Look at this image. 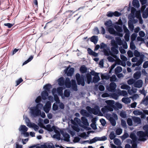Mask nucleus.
Wrapping results in <instances>:
<instances>
[{"mask_svg":"<svg viewBox=\"0 0 148 148\" xmlns=\"http://www.w3.org/2000/svg\"><path fill=\"white\" fill-rule=\"evenodd\" d=\"M106 117L109 120L112 125L113 126L116 125V120L118 119L117 116L116 114L114 113H112L111 114H107L106 115Z\"/></svg>","mask_w":148,"mask_h":148,"instance_id":"f257e3e1","label":"nucleus"},{"mask_svg":"<svg viewBox=\"0 0 148 148\" xmlns=\"http://www.w3.org/2000/svg\"><path fill=\"white\" fill-rule=\"evenodd\" d=\"M75 77L77 85L84 86L85 84L84 76L82 74L80 75L77 73L75 74Z\"/></svg>","mask_w":148,"mask_h":148,"instance_id":"f03ea898","label":"nucleus"},{"mask_svg":"<svg viewBox=\"0 0 148 148\" xmlns=\"http://www.w3.org/2000/svg\"><path fill=\"white\" fill-rule=\"evenodd\" d=\"M111 43L112 46L111 49L112 51L111 52L114 55L117 54L119 52L118 50L119 47L117 43L114 40H111Z\"/></svg>","mask_w":148,"mask_h":148,"instance_id":"7ed1b4c3","label":"nucleus"},{"mask_svg":"<svg viewBox=\"0 0 148 148\" xmlns=\"http://www.w3.org/2000/svg\"><path fill=\"white\" fill-rule=\"evenodd\" d=\"M30 113L32 116L36 117L40 116V114L41 112L40 110H38L35 108V107H31L30 108Z\"/></svg>","mask_w":148,"mask_h":148,"instance_id":"20e7f679","label":"nucleus"},{"mask_svg":"<svg viewBox=\"0 0 148 148\" xmlns=\"http://www.w3.org/2000/svg\"><path fill=\"white\" fill-rule=\"evenodd\" d=\"M70 67V65H69L64 70L65 74H66V75L68 76L71 77L72 76L74 72V68H71Z\"/></svg>","mask_w":148,"mask_h":148,"instance_id":"39448f33","label":"nucleus"},{"mask_svg":"<svg viewBox=\"0 0 148 148\" xmlns=\"http://www.w3.org/2000/svg\"><path fill=\"white\" fill-rule=\"evenodd\" d=\"M121 14L117 11H116L114 12L112 11H109L107 12L106 15L109 17H112L113 16L115 17H119L121 16Z\"/></svg>","mask_w":148,"mask_h":148,"instance_id":"423d86ee","label":"nucleus"},{"mask_svg":"<svg viewBox=\"0 0 148 148\" xmlns=\"http://www.w3.org/2000/svg\"><path fill=\"white\" fill-rule=\"evenodd\" d=\"M99 112V116H102V112L100 111L99 107L98 106L96 105L94 108H92L91 114L96 115L98 114Z\"/></svg>","mask_w":148,"mask_h":148,"instance_id":"0eeeda50","label":"nucleus"},{"mask_svg":"<svg viewBox=\"0 0 148 148\" xmlns=\"http://www.w3.org/2000/svg\"><path fill=\"white\" fill-rule=\"evenodd\" d=\"M116 85L115 83L112 82L109 84V86L107 87V89L108 91L111 92H114L116 91Z\"/></svg>","mask_w":148,"mask_h":148,"instance_id":"6e6552de","label":"nucleus"},{"mask_svg":"<svg viewBox=\"0 0 148 148\" xmlns=\"http://www.w3.org/2000/svg\"><path fill=\"white\" fill-rule=\"evenodd\" d=\"M84 79L86 82L88 84H89L91 83L92 79V76H91V74H90V73L88 71V72H87L85 74L84 76Z\"/></svg>","mask_w":148,"mask_h":148,"instance_id":"1a4fd4ad","label":"nucleus"},{"mask_svg":"<svg viewBox=\"0 0 148 148\" xmlns=\"http://www.w3.org/2000/svg\"><path fill=\"white\" fill-rule=\"evenodd\" d=\"M147 133H145L144 132L142 131H140L138 132L137 133V135L139 136L141 140H144L145 139H144L145 137L146 136Z\"/></svg>","mask_w":148,"mask_h":148,"instance_id":"9d476101","label":"nucleus"},{"mask_svg":"<svg viewBox=\"0 0 148 148\" xmlns=\"http://www.w3.org/2000/svg\"><path fill=\"white\" fill-rule=\"evenodd\" d=\"M51 107V104L49 101L47 102L45 106L43 108V110L46 113H49Z\"/></svg>","mask_w":148,"mask_h":148,"instance_id":"9b49d317","label":"nucleus"},{"mask_svg":"<svg viewBox=\"0 0 148 148\" xmlns=\"http://www.w3.org/2000/svg\"><path fill=\"white\" fill-rule=\"evenodd\" d=\"M61 133L64 137L63 140L64 141L69 142L70 140V136L68 133L66 132L64 133V132L62 131L61 132Z\"/></svg>","mask_w":148,"mask_h":148,"instance_id":"f8f14e48","label":"nucleus"},{"mask_svg":"<svg viewBox=\"0 0 148 148\" xmlns=\"http://www.w3.org/2000/svg\"><path fill=\"white\" fill-rule=\"evenodd\" d=\"M104 53L105 55L106 56H108L110 54L116 59H117L118 58L116 55L113 54L110 50L109 51H108L106 50H104Z\"/></svg>","mask_w":148,"mask_h":148,"instance_id":"ddd939ff","label":"nucleus"},{"mask_svg":"<svg viewBox=\"0 0 148 148\" xmlns=\"http://www.w3.org/2000/svg\"><path fill=\"white\" fill-rule=\"evenodd\" d=\"M79 71L82 74L85 73V74L88 72L87 71V68L84 65H82L79 68Z\"/></svg>","mask_w":148,"mask_h":148,"instance_id":"4468645a","label":"nucleus"},{"mask_svg":"<svg viewBox=\"0 0 148 148\" xmlns=\"http://www.w3.org/2000/svg\"><path fill=\"white\" fill-rule=\"evenodd\" d=\"M70 92L69 89H66L64 90V94L61 95L62 98L64 99L65 97H68L70 95Z\"/></svg>","mask_w":148,"mask_h":148,"instance_id":"2eb2a0df","label":"nucleus"},{"mask_svg":"<svg viewBox=\"0 0 148 148\" xmlns=\"http://www.w3.org/2000/svg\"><path fill=\"white\" fill-rule=\"evenodd\" d=\"M52 88V85L50 84H47L45 85L43 87L45 91L49 92L50 89Z\"/></svg>","mask_w":148,"mask_h":148,"instance_id":"dca6fc26","label":"nucleus"},{"mask_svg":"<svg viewBox=\"0 0 148 148\" xmlns=\"http://www.w3.org/2000/svg\"><path fill=\"white\" fill-rule=\"evenodd\" d=\"M143 84V81L141 80H138L136 82H135L134 86L136 88H140L142 87Z\"/></svg>","mask_w":148,"mask_h":148,"instance_id":"f3484780","label":"nucleus"},{"mask_svg":"<svg viewBox=\"0 0 148 148\" xmlns=\"http://www.w3.org/2000/svg\"><path fill=\"white\" fill-rule=\"evenodd\" d=\"M98 141H102V137H96L92 139L89 140V144H92L95 143Z\"/></svg>","mask_w":148,"mask_h":148,"instance_id":"a211bd4d","label":"nucleus"},{"mask_svg":"<svg viewBox=\"0 0 148 148\" xmlns=\"http://www.w3.org/2000/svg\"><path fill=\"white\" fill-rule=\"evenodd\" d=\"M132 118L134 123L139 124L141 123V121L139 117L136 116H133Z\"/></svg>","mask_w":148,"mask_h":148,"instance_id":"6ab92c4d","label":"nucleus"},{"mask_svg":"<svg viewBox=\"0 0 148 148\" xmlns=\"http://www.w3.org/2000/svg\"><path fill=\"white\" fill-rule=\"evenodd\" d=\"M58 85L60 86H64L65 84V80L64 78L61 77L58 80Z\"/></svg>","mask_w":148,"mask_h":148,"instance_id":"aec40b11","label":"nucleus"},{"mask_svg":"<svg viewBox=\"0 0 148 148\" xmlns=\"http://www.w3.org/2000/svg\"><path fill=\"white\" fill-rule=\"evenodd\" d=\"M41 97L43 100L46 99L49 96V92L46 91H43L41 94Z\"/></svg>","mask_w":148,"mask_h":148,"instance_id":"412c9836","label":"nucleus"},{"mask_svg":"<svg viewBox=\"0 0 148 148\" xmlns=\"http://www.w3.org/2000/svg\"><path fill=\"white\" fill-rule=\"evenodd\" d=\"M28 128L26 126L24 125H21L18 129L21 132V133L24 132H27L28 130Z\"/></svg>","mask_w":148,"mask_h":148,"instance_id":"4be33fe9","label":"nucleus"},{"mask_svg":"<svg viewBox=\"0 0 148 148\" xmlns=\"http://www.w3.org/2000/svg\"><path fill=\"white\" fill-rule=\"evenodd\" d=\"M100 78L99 75L97 74L95 76H94L92 79L91 83H97L100 80Z\"/></svg>","mask_w":148,"mask_h":148,"instance_id":"5701e85b","label":"nucleus"},{"mask_svg":"<svg viewBox=\"0 0 148 148\" xmlns=\"http://www.w3.org/2000/svg\"><path fill=\"white\" fill-rule=\"evenodd\" d=\"M98 40V36H97L95 35L93 36L90 38V41L93 42L95 45L97 43Z\"/></svg>","mask_w":148,"mask_h":148,"instance_id":"b1692460","label":"nucleus"},{"mask_svg":"<svg viewBox=\"0 0 148 148\" xmlns=\"http://www.w3.org/2000/svg\"><path fill=\"white\" fill-rule=\"evenodd\" d=\"M65 84L67 88H69L71 86V82L70 78L69 77L66 78L65 80Z\"/></svg>","mask_w":148,"mask_h":148,"instance_id":"393cba45","label":"nucleus"},{"mask_svg":"<svg viewBox=\"0 0 148 148\" xmlns=\"http://www.w3.org/2000/svg\"><path fill=\"white\" fill-rule=\"evenodd\" d=\"M82 123L84 125L88 126L89 125L87 119L84 116H82L81 118Z\"/></svg>","mask_w":148,"mask_h":148,"instance_id":"a878e982","label":"nucleus"},{"mask_svg":"<svg viewBox=\"0 0 148 148\" xmlns=\"http://www.w3.org/2000/svg\"><path fill=\"white\" fill-rule=\"evenodd\" d=\"M106 110L110 111H112L114 109H115V106L114 105L110 106H107L105 107Z\"/></svg>","mask_w":148,"mask_h":148,"instance_id":"bb28decb","label":"nucleus"},{"mask_svg":"<svg viewBox=\"0 0 148 148\" xmlns=\"http://www.w3.org/2000/svg\"><path fill=\"white\" fill-rule=\"evenodd\" d=\"M133 6L135 8H138L140 6L139 1L138 0H133L132 1Z\"/></svg>","mask_w":148,"mask_h":148,"instance_id":"cd10ccee","label":"nucleus"},{"mask_svg":"<svg viewBox=\"0 0 148 148\" xmlns=\"http://www.w3.org/2000/svg\"><path fill=\"white\" fill-rule=\"evenodd\" d=\"M116 41H115L117 43V45H122L123 42L121 39L119 37H117L115 38Z\"/></svg>","mask_w":148,"mask_h":148,"instance_id":"c85d7f7f","label":"nucleus"},{"mask_svg":"<svg viewBox=\"0 0 148 148\" xmlns=\"http://www.w3.org/2000/svg\"><path fill=\"white\" fill-rule=\"evenodd\" d=\"M99 85L96 84L94 88L95 90H97L98 88L100 91H102V81L99 82Z\"/></svg>","mask_w":148,"mask_h":148,"instance_id":"c756f323","label":"nucleus"},{"mask_svg":"<svg viewBox=\"0 0 148 148\" xmlns=\"http://www.w3.org/2000/svg\"><path fill=\"white\" fill-rule=\"evenodd\" d=\"M108 30L109 32L111 34L116 35V32L114 29L112 27H109L108 28Z\"/></svg>","mask_w":148,"mask_h":148,"instance_id":"7c9ffc66","label":"nucleus"},{"mask_svg":"<svg viewBox=\"0 0 148 148\" xmlns=\"http://www.w3.org/2000/svg\"><path fill=\"white\" fill-rule=\"evenodd\" d=\"M122 101L125 104H128L130 102L131 100L128 97H123L122 99Z\"/></svg>","mask_w":148,"mask_h":148,"instance_id":"2f4dec72","label":"nucleus"},{"mask_svg":"<svg viewBox=\"0 0 148 148\" xmlns=\"http://www.w3.org/2000/svg\"><path fill=\"white\" fill-rule=\"evenodd\" d=\"M130 137L132 139V141H138L137 138L135 134L134 133L131 134Z\"/></svg>","mask_w":148,"mask_h":148,"instance_id":"473e14b6","label":"nucleus"},{"mask_svg":"<svg viewBox=\"0 0 148 148\" xmlns=\"http://www.w3.org/2000/svg\"><path fill=\"white\" fill-rule=\"evenodd\" d=\"M136 91L137 89L136 88H132L131 89H128V92L130 95H131L136 93Z\"/></svg>","mask_w":148,"mask_h":148,"instance_id":"72a5a7b5","label":"nucleus"},{"mask_svg":"<svg viewBox=\"0 0 148 148\" xmlns=\"http://www.w3.org/2000/svg\"><path fill=\"white\" fill-rule=\"evenodd\" d=\"M81 114L84 116L87 117L88 112L85 110L82 109L80 111Z\"/></svg>","mask_w":148,"mask_h":148,"instance_id":"f704fd0d","label":"nucleus"},{"mask_svg":"<svg viewBox=\"0 0 148 148\" xmlns=\"http://www.w3.org/2000/svg\"><path fill=\"white\" fill-rule=\"evenodd\" d=\"M72 88L75 91H77L78 90L77 85L75 81L71 85Z\"/></svg>","mask_w":148,"mask_h":148,"instance_id":"c9c22d12","label":"nucleus"},{"mask_svg":"<svg viewBox=\"0 0 148 148\" xmlns=\"http://www.w3.org/2000/svg\"><path fill=\"white\" fill-rule=\"evenodd\" d=\"M128 28L131 31H133L134 27L132 21H129L128 22Z\"/></svg>","mask_w":148,"mask_h":148,"instance_id":"e433bc0d","label":"nucleus"},{"mask_svg":"<svg viewBox=\"0 0 148 148\" xmlns=\"http://www.w3.org/2000/svg\"><path fill=\"white\" fill-rule=\"evenodd\" d=\"M105 25L108 27H112L113 25L112 22L111 20L106 21L105 23Z\"/></svg>","mask_w":148,"mask_h":148,"instance_id":"4c0bfd02","label":"nucleus"},{"mask_svg":"<svg viewBox=\"0 0 148 148\" xmlns=\"http://www.w3.org/2000/svg\"><path fill=\"white\" fill-rule=\"evenodd\" d=\"M45 129L49 132H52L53 131L52 126L51 127V125L50 124L47 125Z\"/></svg>","mask_w":148,"mask_h":148,"instance_id":"58836bf2","label":"nucleus"},{"mask_svg":"<svg viewBox=\"0 0 148 148\" xmlns=\"http://www.w3.org/2000/svg\"><path fill=\"white\" fill-rule=\"evenodd\" d=\"M90 74H91V76L93 75L94 76H95V75H96L97 74H98V75H99V74H100V77L101 78V79H102V73H98L97 72H95L94 71V70H92L90 72Z\"/></svg>","mask_w":148,"mask_h":148,"instance_id":"ea45409f","label":"nucleus"},{"mask_svg":"<svg viewBox=\"0 0 148 148\" xmlns=\"http://www.w3.org/2000/svg\"><path fill=\"white\" fill-rule=\"evenodd\" d=\"M105 102L107 104L108 106H112L114 105V101L113 100H106Z\"/></svg>","mask_w":148,"mask_h":148,"instance_id":"a19ab883","label":"nucleus"},{"mask_svg":"<svg viewBox=\"0 0 148 148\" xmlns=\"http://www.w3.org/2000/svg\"><path fill=\"white\" fill-rule=\"evenodd\" d=\"M141 75L140 73L136 72L134 73L133 75L134 77L136 79H138L139 78Z\"/></svg>","mask_w":148,"mask_h":148,"instance_id":"79ce46f5","label":"nucleus"},{"mask_svg":"<svg viewBox=\"0 0 148 148\" xmlns=\"http://www.w3.org/2000/svg\"><path fill=\"white\" fill-rule=\"evenodd\" d=\"M53 131L56 133L57 134L59 132L60 129L56 126L53 125L52 126Z\"/></svg>","mask_w":148,"mask_h":148,"instance_id":"37998d69","label":"nucleus"},{"mask_svg":"<svg viewBox=\"0 0 148 148\" xmlns=\"http://www.w3.org/2000/svg\"><path fill=\"white\" fill-rule=\"evenodd\" d=\"M114 105L115 106V109L116 108L117 109H120L122 107V105L119 102H116Z\"/></svg>","mask_w":148,"mask_h":148,"instance_id":"c03bdc74","label":"nucleus"},{"mask_svg":"<svg viewBox=\"0 0 148 148\" xmlns=\"http://www.w3.org/2000/svg\"><path fill=\"white\" fill-rule=\"evenodd\" d=\"M119 94L120 95H122L123 96H125L127 95V92L126 90H123L120 91L119 92Z\"/></svg>","mask_w":148,"mask_h":148,"instance_id":"a18cd8bd","label":"nucleus"},{"mask_svg":"<svg viewBox=\"0 0 148 148\" xmlns=\"http://www.w3.org/2000/svg\"><path fill=\"white\" fill-rule=\"evenodd\" d=\"M34 107H35L37 109L40 110L43 108V105L40 103H37L36 106Z\"/></svg>","mask_w":148,"mask_h":148,"instance_id":"49530a36","label":"nucleus"},{"mask_svg":"<svg viewBox=\"0 0 148 148\" xmlns=\"http://www.w3.org/2000/svg\"><path fill=\"white\" fill-rule=\"evenodd\" d=\"M53 99L54 101V100L56 102V103H60V101L58 96L57 95L55 94L54 95Z\"/></svg>","mask_w":148,"mask_h":148,"instance_id":"de8ad7c7","label":"nucleus"},{"mask_svg":"<svg viewBox=\"0 0 148 148\" xmlns=\"http://www.w3.org/2000/svg\"><path fill=\"white\" fill-rule=\"evenodd\" d=\"M121 88L122 89L127 90H128L129 89H130V87L126 84H123L121 86Z\"/></svg>","mask_w":148,"mask_h":148,"instance_id":"09e8293b","label":"nucleus"},{"mask_svg":"<svg viewBox=\"0 0 148 148\" xmlns=\"http://www.w3.org/2000/svg\"><path fill=\"white\" fill-rule=\"evenodd\" d=\"M57 103H54L52 106V109L53 111H56L58 109V106Z\"/></svg>","mask_w":148,"mask_h":148,"instance_id":"8fccbe9b","label":"nucleus"},{"mask_svg":"<svg viewBox=\"0 0 148 148\" xmlns=\"http://www.w3.org/2000/svg\"><path fill=\"white\" fill-rule=\"evenodd\" d=\"M99 33L98 28L97 27H95L93 29L92 33L94 34H98Z\"/></svg>","mask_w":148,"mask_h":148,"instance_id":"3c124183","label":"nucleus"},{"mask_svg":"<svg viewBox=\"0 0 148 148\" xmlns=\"http://www.w3.org/2000/svg\"><path fill=\"white\" fill-rule=\"evenodd\" d=\"M142 102L145 106H147L148 105V95L142 100Z\"/></svg>","mask_w":148,"mask_h":148,"instance_id":"603ef678","label":"nucleus"},{"mask_svg":"<svg viewBox=\"0 0 148 148\" xmlns=\"http://www.w3.org/2000/svg\"><path fill=\"white\" fill-rule=\"evenodd\" d=\"M114 28L116 30L119 32H122V27L119 25H115Z\"/></svg>","mask_w":148,"mask_h":148,"instance_id":"864d4df0","label":"nucleus"},{"mask_svg":"<svg viewBox=\"0 0 148 148\" xmlns=\"http://www.w3.org/2000/svg\"><path fill=\"white\" fill-rule=\"evenodd\" d=\"M99 48L100 49H102V42L100 43V45H95V49L94 51H96Z\"/></svg>","mask_w":148,"mask_h":148,"instance_id":"5fc2aeb1","label":"nucleus"},{"mask_svg":"<svg viewBox=\"0 0 148 148\" xmlns=\"http://www.w3.org/2000/svg\"><path fill=\"white\" fill-rule=\"evenodd\" d=\"M114 143L117 145H119L121 144L120 140L118 139L115 138L114 140Z\"/></svg>","mask_w":148,"mask_h":148,"instance_id":"6e6d98bb","label":"nucleus"},{"mask_svg":"<svg viewBox=\"0 0 148 148\" xmlns=\"http://www.w3.org/2000/svg\"><path fill=\"white\" fill-rule=\"evenodd\" d=\"M122 69L121 66H118L115 69V72L116 73H120L122 71Z\"/></svg>","mask_w":148,"mask_h":148,"instance_id":"4d7b16f0","label":"nucleus"},{"mask_svg":"<svg viewBox=\"0 0 148 148\" xmlns=\"http://www.w3.org/2000/svg\"><path fill=\"white\" fill-rule=\"evenodd\" d=\"M133 113L135 115H141L143 114L141 111L139 110H134L133 112Z\"/></svg>","mask_w":148,"mask_h":148,"instance_id":"13d9d810","label":"nucleus"},{"mask_svg":"<svg viewBox=\"0 0 148 148\" xmlns=\"http://www.w3.org/2000/svg\"><path fill=\"white\" fill-rule=\"evenodd\" d=\"M110 96L112 98L116 100L119 97L118 95L115 93L111 94Z\"/></svg>","mask_w":148,"mask_h":148,"instance_id":"bf43d9fd","label":"nucleus"},{"mask_svg":"<svg viewBox=\"0 0 148 148\" xmlns=\"http://www.w3.org/2000/svg\"><path fill=\"white\" fill-rule=\"evenodd\" d=\"M32 127L36 131H37L39 128V127L36 124L34 123H32Z\"/></svg>","mask_w":148,"mask_h":148,"instance_id":"052dcab7","label":"nucleus"},{"mask_svg":"<svg viewBox=\"0 0 148 148\" xmlns=\"http://www.w3.org/2000/svg\"><path fill=\"white\" fill-rule=\"evenodd\" d=\"M60 90H60V88H58L57 89H56V88H53L52 90V94L54 95H55V94L56 93L57 91L58 92Z\"/></svg>","mask_w":148,"mask_h":148,"instance_id":"680f3d73","label":"nucleus"},{"mask_svg":"<svg viewBox=\"0 0 148 148\" xmlns=\"http://www.w3.org/2000/svg\"><path fill=\"white\" fill-rule=\"evenodd\" d=\"M135 81L133 79H130L127 81V84L129 85L134 84Z\"/></svg>","mask_w":148,"mask_h":148,"instance_id":"e2e57ef3","label":"nucleus"},{"mask_svg":"<svg viewBox=\"0 0 148 148\" xmlns=\"http://www.w3.org/2000/svg\"><path fill=\"white\" fill-rule=\"evenodd\" d=\"M137 141H132V148H137Z\"/></svg>","mask_w":148,"mask_h":148,"instance_id":"0e129e2a","label":"nucleus"},{"mask_svg":"<svg viewBox=\"0 0 148 148\" xmlns=\"http://www.w3.org/2000/svg\"><path fill=\"white\" fill-rule=\"evenodd\" d=\"M42 98L40 96H38L35 100V102L37 103H40L42 100Z\"/></svg>","mask_w":148,"mask_h":148,"instance_id":"69168bd1","label":"nucleus"},{"mask_svg":"<svg viewBox=\"0 0 148 148\" xmlns=\"http://www.w3.org/2000/svg\"><path fill=\"white\" fill-rule=\"evenodd\" d=\"M127 123L128 125L131 126L132 125V119L130 118H128L127 119Z\"/></svg>","mask_w":148,"mask_h":148,"instance_id":"338daca9","label":"nucleus"},{"mask_svg":"<svg viewBox=\"0 0 148 148\" xmlns=\"http://www.w3.org/2000/svg\"><path fill=\"white\" fill-rule=\"evenodd\" d=\"M122 132V130L121 128H119L117 129L116 131V134L117 135H120Z\"/></svg>","mask_w":148,"mask_h":148,"instance_id":"774afa93","label":"nucleus"}]
</instances>
